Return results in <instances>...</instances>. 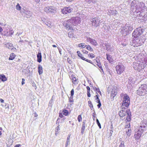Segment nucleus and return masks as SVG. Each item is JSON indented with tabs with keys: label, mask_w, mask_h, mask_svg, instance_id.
Segmentation results:
<instances>
[{
	"label": "nucleus",
	"mask_w": 147,
	"mask_h": 147,
	"mask_svg": "<svg viewBox=\"0 0 147 147\" xmlns=\"http://www.w3.org/2000/svg\"><path fill=\"white\" fill-rule=\"evenodd\" d=\"M80 19L79 17H73L64 23L63 25L68 29H73V25L75 26L80 23Z\"/></svg>",
	"instance_id": "nucleus-1"
},
{
	"label": "nucleus",
	"mask_w": 147,
	"mask_h": 147,
	"mask_svg": "<svg viewBox=\"0 0 147 147\" xmlns=\"http://www.w3.org/2000/svg\"><path fill=\"white\" fill-rule=\"evenodd\" d=\"M121 96H123V98L122 105L124 107L122 108L124 109L125 108H127L128 107L130 103V98L126 94H121Z\"/></svg>",
	"instance_id": "nucleus-2"
},
{
	"label": "nucleus",
	"mask_w": 147,
	"mask_h": 147,
	"mask_svg": "<svg viewBox=\"0 0 147 147\" xmlns=\"http://www.w3.org/2000/svg\"><path fill=\"white\" fill-rule=\"evenodd\" d=\"M91 22L92 26L95 27L99 26L100 24L101 25L104 24L103 26V28H105V26H106V25L104 24V22L103 21H101L100 19L98 18H96L92 19Z\"/></svg>",
	"instance_id": "nucleus-3"
},
{
	"label": "nucleus",
	"mask_w": 147,
	"mask_h": 147,
	"mask_svg": "<svg viewBox=\"0 0 147 147\" xmlns=\"http://www.w3.org/2000/svg\"><path fill=\"white\" fill-rule=\"evenodd\" d=\"M144 30L141 27L138 28L135 30L132 33V36L134 38H138L143 33Z\"/></svg>",
	"instance_id": "nucleus-4"
},
{
	"label": "nucleus",
	"mask_w": 147,
	"mask_h": 147,
	"mask_svg": "<svg viewBox=\"0 0 147 147\" xmlns=\"http://www.w3.org/2000/svg\"><path fill=\"white\" fill-rule=\"evenodd\" d=\"M115 68L117 74L119 75L123 73L125 69L124 66L120 63H119L118 65L116 66Z\"/></svg>",
	"instance_id": "nucleus-5"
},
{
	"label": "nucleus",
	"mask_w": 147,
	"mask_h": 147,
	"mask_svg": "<svg viewBox=\"0 0 147 147\" xmlns=\"http://www.w3.org/2000/svg\"><path fill=\"white\" fill-rule=\"evenodd\" d=\"M44 11L47 13L50 14L55 13L56 12V9L53 6H49L44 8Z\"/></svg>",
	"instance_id": "nucleus-6"
},
{
	"label": "nucleus",
	"mask_w": 147,
	"mask_h": 147,
	"mask_svg": "<svg viewBox=\"0 0 147 147\" xmlns=\"http://www.w3.org/2000/svg\"><path fill=\"white\" fill-rule=\"evenodd\" d=\"M139 131L142 132H144L146 129L147 126V121L146 120H143L140 123Z\"/></svg>",
	"instance_id": "nucleus-7"
},
{
	"label": "nucleus",
	"mask_w": 147,
	"mask_h": 147,
	"mask_svg": "<svg viewBox=\"0 0 147 147\" xmlns=\"http://www.w3.org/2000/svg\"><path fill=\"white\" fill-rule=\"evenodd\" d=\"M147 92L143 86H141L137 90V94L140 96H143Z\"/></svg>",
	"instance_id": "nucleus-8"
},
{
	"label": "nucleus",
	"mask_w": 147,
	"mask_h": 147,
	"mask_svg": "<svg viewBox=\"0 0 147 147\" xmlns=\"http://www.w3.org/2000/svg\"><path fill=\"white\" fill-rule=\"evenodd\" d=\"M73 10V9L70 7H65L61 10L62 13L63 14H66L67 13H71Z\"/></svg>",
	"instance_id": "nucleus-9"
},
{
	"label": "nucleus",
	"mask_w": 147,
	"mask_h": 147,
	"mask_svg": "<svg viewBox=\"0 0 147 147\" xmlns=\"http://www.w3.org/2000/svg\"><path fill=\"white\" fill-rule=\"evenodd\" d=\"M133 66L135 70H137L138 71H140L142 69L141 64L138 63L134 62Z\"/></svg>",
	"instance_id": "nucleus-10"
},
{
	"label": "nucleus",
	"mask_w": 147,
	"mask_h": 147,
	"mask_svg": "<svg viewBox=\"0 0 147 147\" xmlns=\"http://www.w3.org/2000/svg\"><path fill=\"white\" fill-rule=\"evenodd\" d=\"M87 42H89L91 44L94 46H96L98 45V44L95 40L92 39L90 38H87Z\"/></svg>",
	"instance_id": "nucleus-11"
},
{
	"label": "nucleus",
	"mask_w": 147,
	"mask_h": 147,
	"mask_svg": "<svg viewBox=\"0 0 147 147\" xmlns=\"http://www.w3.org/2000/svg\"><path fill=\"white\" fill-rule=\"evenodd\" d=\"M105 46L106 47V49L108 51H112L113 50V46L110 45L108 43H106L105 44Z\"/></svg>",
	"instance_id": "nucleus-12"
},
{
	"label": "nucleus",
	"mask_w": 147,
	"mask_h": 147,
	"mask_svg": "<svg viewBox=\"0 0 147 147\" xmlns=\"http://www.w3.org/2000/svg\"><path fill=\"white\" fill-rule=\"evenodd\" d=\"M24 17H26L27 18H30L32 16V13L30 11H25L24 12Z\"/></svg>",
	"instance_id": "nucleus-13"
},
{
	"label": "nucleus",
	"mask_w": 147,
	"mask_h": 147,
	"mask_svg": "<svg viewBox=\"0 0 147 147\" xmlns=\"http://www.w3.org/2000/svg\"><path fill=\"white\" fill-rule=\"evenodd\" d=\"M126 113L127 114V116L126 120L127 121H130L131 116L130 110L129 109H127L126 110Z\"/></svg>",
	"instance_id": "nucleus-14"
},
{
	"label": "nucleus",
	"mask_w": 147,
	"mask_h": 147,
	"mask_svg": "<svg viewBox=\"0 0 147 147\" xmlns=\"http://www.w3.org/2000/svg\"><path fill=\"white\" fill-rule=\"evenodd\" d=\"M132 29V27L130 25H125L124 28V30L125 32H129Z\"/></svg>",
	"instance_id": "nucleus-15"
},
{
	"label": "nucleus",
	"mask_w": 147,
	"mask_h": 147,
	"mask_svg": "<svg viewBox=\"0 0 147 147\" xmlns=\"http://www.w3.org/2000/svg\"><path fill=\"white\" fill-rule=\"evenodd\" d=\"M117 94V91L116 89L114 88H113L111 92V96L114 98L115 97Z\"/></svg>",
	"instance_id": "nucleus-16"
},
{
	"label": "nucleus",
	"mask_w": 147,
	"mask_h": 147,
	"mask_svg": "<svg viewBox=\"0 0 147 147\" xmlns=\"http://www.w3.org/2000/svg\"><path fill=\"white\" fill-rule=\"evenodd\" d=\"M6 47L8 49H11V50L16 49L13 46V45L10 43H7L5 44Z\"/></svg>",
	"instance_id": "nucleus-17"
},
{
	"label": "nucleus",
	"mask_w": 147,
	"mask_h": 147,
	"mask_svg": "<svg viewBox=\"0 0 147 147\" xmlns=\"http://www.w3.org/2000/svg\"><path fill=\"white\" fill-rule=\"evenodd\" d=\"M126 113H127L126 111H125L122 110H121L119 112V114L120 116L121 117H123L125 115Z\"/></svg>",
	"instance_id": "nucleus-18"
},
{
	"label": "nucleus",
	"mask_w": 147,
	"mask_h": 147,
	"mask_svg": "<svg viewBox=\"0 0 147 147\" xmlns=\"http://www.w3.org/2000/svg\"><path fill=\"white\" fill-rule=\"evenodd\" d=\"M143 132H142L141 131H139V129L137 134H135V135L136 138V139H139L140 138Z\"/></svg>",
	"instance_id": "nucleus-19"
},
{
	"label": "nucleus",
	"mask_w": 147,
	"mask_h": 147,
	"mask_svg": "<svg viewBox=\"0 0 147 147\" xmlns=\"http://www.w3.org/2000/svg\"><path fill=\"white\" fill-rule=\"evenodd\" d=\"M38 72L39 75H40L43 73L42 67L40 65H38Z\"/></svg>",
	"instance_id": "nucleus-20"
},
{
	"label": "nucleus",
	"mask_w": 147,
	"mask_h": 147,
	"mask_svg": "<svg viewBox=\"0 0 147 147\" xmlns=\"http://www.w3.org/2000/svg\"><path fill=\"white\" fill-rule=\"evenodd\" d=\"M37 61L40 63L42 61L41 53L40 52H38L37 54Z\"/></svg>",
	"instance_id": "nucleus-21"
},
{
	"label": "nucleus",
	"mask_w": 147,
	"mask_h": 147,
	"mask_svg": "<svg viewBox=\"0 0 147 147\" xmlns=\"http://www.w3.org/2000/svg\"><path fill=\"white\" fill-rule=\"evenodd\" d=\"M86 124H85V121H83L82 123V127L81 128V133L82 134H83L84 129L85 128Z\"/></svg>",
	"instance_id": "nucleus-22"
},
{
	"label": "nucleus",
	"mask_w": 147,
	"mask_h": 147,
	"mask_svg": "<svg viewBox=\"0 0 147 147\" xmlns=\"http://www.w3.org/2000/svg\"><path fill=\"white\" fill-rule=\"evenodd\" d=\"M0 79L3 82L7 80V78L4 74H1L0 75Z\"/></svg>",
	"instance_id": "nucleus-23"
},
{
	"label": "nucleus",
	"mask_w": 147,
	"mask_h": 147,
	"mask_svg": "<svg viewBox=\"0 0 147 147\" xmlns=\"http://www.w3.org/2000/svg\"><path fill=\"white\" fill-rule=\"evenodd\" d=\"M106 56H107V60H108L109 62L110 63H112V62H113V59L111 58V55L108 54H106Z\"/></svg>",
	"instance_id": "nucleus-24"
},
{
	"label": "nucleus",
	"mask_w": 147,
	"mask_h": 147,
	"mask_svg": "<svg viewBox=\"0 0 147 147\" xmlns=\"http://www.w3.org/2000/svg\"><path fill=\"white\" fill-rule=\"evenodd\" d=\"M70 135H69L67 139L65 147H67L68 145L70 144Z\"/></svg>",
	"instance_id": "nucleus-25"
},
{
	"label": "nucleus",
	"mask_w": 147,
	"mask_h": 147,
	"mask_svg": "<svg viewBox=\"0 0 147 147\" xmlns=\"http://www.w3.org/2000/svg\"><path fill=\"white\" fill-rule=\"evenodd\" d=\"M15 55L14 53H12L10 55V57L9 58V60H13L15 58Z\"/></svg>",
	"instance_id": "nucleus-26"
},
{
	"label": "nucleus",
	"mask_w": 147,
	"mask_h": 147,
	"mask_svg": "<svg viewBox=\"0 0 147 147\" xmlns=\"http://www.w3.org/2000/svg\"><path fill=\"white\" fill-rule=\"evenodd\" d=\"M131 128L128 129L126 131L127 135L128 136H129L131 135Z\"/></svg>",
	"instance_id": "nucleus-27"
},
{
	"label": "nucleus",
	"mask_w": 147,
	"mask_h": 147,
	"mask_svg": "<svg viewBox=\"0 0 147 147\" xmlns=\"http://www.w3.org/2000/svg\"><path fill=\"white\" fill-rule=\"evenodd\" d=\"M125 128H128V129L131 128L130 123L126 122V124L125 126Z\"/></svg>",
	"instance_id": "nucleus-28"
},
{
	"label": "nucleus",
	"mask_w": 147,
	"mask_h": 147,
	"mask_svg": "<svg viewBox=\"0 0 147 147\" xmlns=\"http://www.w3.org/2000/svg\"><path fill=\"white\" fill-rule=\"evenodd\" d=\"M7 33H9V34H6V35L7 36H11L13 33V31L12 30H9L7 31Z\"/></svg>",
	"instance_id": "nucleus-29"
},
{
	"label": "nucleus",
	"mask_w": 147,
	"mask_h": 147,
	"mask_svg": "<svg viewBox=\"0 0 147 147\" xmlns=\"http://www.w3.org/2000/svg\"><path fill=\"white\" fill-rule=\"evenodd\" d=\"M86 49L89 51H93V49L89 45H86Z\"/></svg>",
	"instance_id": "nucleus-30"
},
{
	"label": "nucleus",
	"mask_w": 147,
	"mask_h": 147,
	"mask_svg": "<svg viewBox=\"0 0 147 147\" xmlns=\"http://www.w3.org/2000/svg\"><path fill=\"white\" fill-rule=\"evenodd\" d=\"M87 1L89 3L92 2L94 3L97 2V0H87Z\"/></svg>",
	"instance_id": "nucleus-31"
},
{
	"label": "nucleus",
	"mask_w": 147,
	"mask_h": 147,
	"mask_svg": "<svg viewBox=\"0 0 147 147\" xmlns=\"http://www.w3.org/2000/svg\"><path fill=\"white\" fill-rule=\"evenodd\" d=\"M88 103L89 104V107H90V108L91 109V110L92 109H93V106L92 103V102L90 101H88Z\"/></svg>",
	"instance_id": "nucleus-32"
},
{
	"label": "nucleus",
	"mask_w": 147,
	"mask_h": 147,
	"mask_svg": "<svg viewBox=\"0 0 147 147\" xmlns=\"http://www.w3.org/2000/svg\"><path fill=\"white\" fill-rule=\"evenodd\" d=\"M94 89L96 91L98 92L100 95H101V92L99 88H97L95 87L94 88Z\"/></svg>",
	"instance_id": "nucleus-33"
},
{
	"label": "nucleus",
	"mask_w": 147,
	"mask_h": 147,
	"mask_svg": "<svg viewBox=\"0 0 147 147\" xmlns=\"http://www.w3.org/2000/svg\"><path fill=\"white\" fill-rule=\"evenodd\" d=\"M63 114L65 116L67 115L68 113V111L67 110L65 109L63 111Z\"/></svg>",
	"instance_id": "nucleus-34"
},
{
	"label": "nucleus",
	"mask_w": 147,
	"mask_h": 147,
	"mask_svg": "<svg viewBox=\"0 0 147 147\" xmlns=\"http://www.w3.org/2000/svg\"><path fill=\"white\" fill-rule=\"evenodd\" d=\"M16 8L18 10H20L21 9V7L18 3L16 6Z\"/></svg>",
	"instance_id": "nucleus-35"
},
{
	"label": "nucleus",
	"mask_w": 147,
	"mask_h": 147,
	"mask_svg": "<svg viewBox=\"0 0 147 147\" xmlns=\"http://www.w3.org/2000/svg\"><path fill=\"white\" fill-rule=\"evenodd\" d=\"M73 96H71L69 98V101L70 102H73L74 100L73 99Z\"/></svg>",
	"instance_id": "nucleus-36"
},
{
	"label": "nucleus",
	"mask_w": 147,
	"mask_h": 147,
	"mask_svg": "<svg viewBox=\"0 0 147 147\" xmlns=\"http://www.w3.org/2000/svg\"><path fill=\"white\" fill-rule=\"evenodd\" d=\"M96 123H97V124L98 126V127H99V128H100V129H101V125L99 122V121L98 120V119H96Z\"/></svg>",
	"instance_id": "nucleus-37"
},
{
	"label": "nucleus",
	"mask_w": 147,
	"mask_h": 147,
	"mask_svg": "<svg viewBox=\"0 0 147 147\" xmlns=\"http://www.w3.org/2000/svg\"><path fill=\"white\" fill-rule=\"evenodd\" d=\"M124 142L123 141H122L119 145V147H125Z\"/></svg>",
	"instance_id": "nucleus-38"
},
{
	"label": "nucleus",
	"mask_w": 147,
	"mask_h": 147,
	"mask_svg": "<svg viewBox=\"0 0 147 147\" xmlns=\"http://www.w3.org/2000/svg\"><path fill=\"white\" fill-rule=\"evenodd\" d=\"M83 43H81L80 44L79 47H81V48H85L86 46L84 45Z\"/></svg>",
	"instance_id": "nucleus-39"
},
{
	"label": "nucleus",
	"mask_w": 147,
	"mask_h": 147,
	"mask_svg": "<svg viewBox=\"0 0 147 147\" xmlns=\"http://www.w3.org/2000/svg\"><path fill=\"white\" fill-rule=\"evenodd\" d=\"M78 119L79 122H80L82 121V118L81 117V115H79L78 116Z\"/></svg>",
	"instance_id": "nucleus-40"
},
{
	"label": "nucleus",
	"mask_w": 147,
	"mask_h": 147,
	"mask_svg": "<svg viewBox=\"0 0 147 147\" xmlns=\"http://www.w3.org/2000/svg\"><path fill=\"white\" fill-rule=\"evenodd\" d=\"M45 24L47 25V26H48V27H50L51 28V24L50 23H49V22H45Z\"/></svg>",
	"instance_id": "nucleus-41"
},
{
	"label": "nucleus",
	"mask_w": 147,
	"mask_h": 147,
	"mask_svg": "<svg viewBox=\"0 0 147 147\" xmlns=\"http://www.w3.org/2000/svg\"><path fill=\"white\" fill-rule=\"evenodd\" d=\"M68 36L69 38H72L73 36V34L71 32H69L68 33Z\"/></svg>",
	"instance_id": "nucleus-42"
},
{
	"label": "nucleus",
	"mask_w": 147,
	"mask_h": 147,
	"mask_svg": "<svg viewBox=\"0 0 147 147\" xmlns=\"http://www.w3.org/2000/svg\"><path fill=\"white\" fill-rule=\"evenodd\" d=\"M76 78L75 77H73V78L72 79V82L75 84L76 83Z\"/></svg>",
	"instance_id": "nucleus-43"
},
{
	"label": "nucleus",
	"mask_w": 147,
	"mask_h": 147,
	"mask_svg": "<svg viewBox=\"0 0 147 147\" xmlns=\"http://www.w3.org/2000/svg\"><path fill=\"white\" fill-rule=\"evenodd\" d=\"M96 94H97V95H96V96H94V97H95V100H98L99 99V97H98V94L97 92H96Z\"/></svg>",
	"instance_id": "nucleus-44"
},
{
	"label": "nucleus",
	"mask_w": 147,
	"mask_h": 147,
	"mask_svg": "<svg viewBox=\"0 0 147 147\" xmlns=\"http://www.w3.org/2000/svg\"><path fill=\"white\" fill-rule=\"evenodd\" d=\"M41 21L44 23L45 24V22H47L46 21V19L43 18H41Z\"/></svg>",
	"instance_id": "nucleus-45"
},
{
	"label": "nucleus",
	"mask_w": 147,
	"mask_h": 147,
	"mask_svg": "<svg viewBox=\"0 0 147 147\" xmlns=\"http://www.w3.org/2000/svg\"><path fill=\"white\" fill-rule=\"evenodd\" d=\"M117 11H111V13H112V15H115L117 14Z\"/></svg>",
	"instance_id": "nucleus-46"
},
{
	"label": "nucleus",
	"mask_w": 147,
	"mask_h": 147,
	"mask_svg": "<svg viewBox=\"0 0 147 147\" xmlns=\"http://www.w3.org/2000/svg\"><path fill=\"white\" fill-rule=\"evenodd\" d=\"M74 93V90L73 89L71 91V96H73Z\"/></svg>",
	"instance_id": "nucleus-47"
},
{
	"label": "nucleus",
	"mask_w": 147,
	"mask_h": 147,
	"mask_svg": "<svg viewBox=\"0 0 147 147\" xmlns=\"http://www.w3.org/2000/svg\"><path fill=\"white\" fill-rule=\"evenodd\" d=\"M60 130L59 126H57L56 128L55 131L56 132H58V131Z\"/></svg>",
	"instance_id": "nucleus-48"
},
{
	"label": "nucleus",
	"mask_w": 147,
	"mask_h": 147,
	"mask_svg": "<svg viewBox=\"0 0 147 147\" xmlns=\"http://www.w3.org/2000/svg\"><path fill=\"white\" fill-rule=\"evenodd\" d=\"M98 66L99 67V68L101 69L102 70V71L103 72V70L102 68V67L101 66V64L100 63H99L98 65Z\"/></svg>",
	"instance_id": "nucleus-49"
},
{
	"label": "nucleus",
	"mask_w": 147,
	"mask_h": 147,
	"mask_svg": "<svg viewBox=\"0 0 147 147\" xmlns=\"http://www.w3.org/2000/svg\"><path fill=\"white\" fill-rule=\"evenodd\" d=\"M67 61H68V63L69 64H71L72 63L71 61L70 60V59L69 58H67Z\"/></svg>",
	"instance_id": "nucleus-50"
},
{
	"label": "nucleus",
	"mask_w": 147,
	"mask_h": 147,
	"mask_svg": "<svg viewBox=\"0 0 147 147\" xmlns=\"http://www.w3.org/2000/svg\"><path fill=\"white\" fill-rule=\"evenodd\" d=\"M82 52L84 53H85V54H87L88 53V51H86V50H84V49H83L82 50Z\"/></svg>",
	"instance_id": "nucleus-51"
},
{
	"label": "nucleus",
	"mask_w": 147,
	"mask_h": 147,
	"mask_svg": "<svg viewBox=\"0 0 147 147\" xmlns=\"http://www.w3.org/2000/svg\"><path fill=\"white\" fill-rule=\"evenodd\" d=\"M135 5V3L134 1H132L131 4V7H132V6H134V5Z\"/></svg>",
	"instance_id": "nucleus-52"
},
{
	"label": "nucleus",
	"mask_w": 147,
	"mask_h": 147,
	"mask_svg": "<svg viewBox=\"0 0 147 147\" xmlns=\"http://www.w3.org/2000/svg\"><path fill=\"white\" fill-rule=\"evenodd\" d=\"M22 85H23L24 84H25V82H24V81H25V80L24 78H22Z\"/></svg>",
	"instance_id": "nucleus-53"
},
{
	"label": "nucleus",
	"mask_w": 147,
	"mask_h": 147,
	"mask_svg": "<svg viewBox=\"0 0 147 147\" xmlns=\"http://www.w3.org/2000/svg\"><path fill=\"white\" fill-rule=\"evenodd\" d=\"M87 92V96L88 97H90L91 96V94L90 92V91Z\"/></svg>",
	"instance_id": "nucleus-54"
},
{
	"label": "nucleus",
	"mask_w": 147,
	"mask_h": 147,
	"mask_svg": "<svg viewBox=\"0 0 147 147\" xmlns=\"http://www.w3.org/2000/svg\"><path fill=\"white\" fill-rule=\"evenodd\" d=\"M97 105V106L98 108H99L101 105V102L99 103Z\"/></svg>",
	"instance_id": "nucleus-55"
},
{
	"label": "nucleus",
	"mask_w": 147,
	"mask_h": 147,
	"mask_svg": "<svg viewBox=\"0 0 147 147\" xmlns=\"http://www.w3.org/2000/svg\"><path fill=\"white\" fill-rule=\"evenodd\" d=\"M86 88L87 89V92L90 91V88L89 86H87L86 87Z\"/></svg>",
	"instance_id": "nucleus-56"
},
{
	"label": "nucleus",
	"mask_w": 147,
	"mask_h": 147,
	"mask_svg": "<svg viewBox=\"0 0 147 147\" xmlns=\"http://www.w3.org/2000/svg\"><path fill=\"white\" fill-rule=\"evenodd\" d=\"M90 57L91 58H93L94 57V55L93 54H91L90 55Z\"/></svg>",
	"instance_id": "nucleus-57"
},
{
	"label": "nucleus",
	"mask_w": 147,
	"mask_h": 147,
	"mask_svg": "<svg viewBox=\"0 0 147 147\" xmlns=\"http://www.w3.org/2000/svg\"><path fill=\"white\" fill-rule=\"evenodd\" d=\"M5 107V109H7V108L9 109V108L8 105V104H6Z\"/></svg>",
	"instance_id": "nucleus-58"
},
{
	"label": "nucleus",
	"mask_w": 147,
	"mask_h": 147,
	"mask_svg": "<svg viewBox=\"0 0 147 147\" xmlns=\"http://www.w3.org/2000/svg\"><path fill=\"white\" fill-rule=\"evenodd\" d=\"M85 61H86L87 62H89V63H92L91 62V61H90L88 59H86V60H85Z\"/></svg>",
	"instance_id": "nucleus-59"
},
{
	"label": "nucleus",
	"mask_w": 147,
	"mask_h": 147,
	"mask_svg": "<svg viewBox=\"0 0 147 147\" xmlns=\"http://www.w3.org/2000/svg\"><path fill=\"white\" fill-rule=\"evenodd\" d=\"M20 146V145L19 144H17L15 145L14 147H19Z\"/></svg>",
	"instance_id": "nucleus-60"
},
{
	"label": "nucleus",
	"mask_w": 147,
	"mask_h": 147,
	"mask_svg": "<svg viewBox=\"0 0 147 147\" xmlns=\"http://www.w3.org/2000/svg\"><path fill=\"white\" fill-rule=\"evenodd\" d=\"M0 101L1 102V103H3L4 102V100H3V99H0Z\"/></svg>",
	"instance_id": "nucleus-61"
},
{
	"label": "nucleus",
	"mask_w": 147,
	"mask_h": 147,
	"mask_svg": "<svg viewBox=\"0 0 147 147\" xmlns=\"http://www.w3.org/2000/svg\"><path fill=\"white\" fill-rule=\"evenodd\" d=\"M78 56L80 57L81 58L83 56L82 54L81 53L79 54V55H78Z\"/></svg>",
	"instance_id": "nucleus-62"
},
{
	"label": "nucleus",
	"mask_w": 147,
	"mask_h": 147,
	"mask_svg": "<svg viewBox=\"0 0 147 147\" xmlns=\"http://www.w3.org/2000/svg\"><path fill=\"white\" fill-rule=\"evenodd\" d=\"M83 60H84V61H85L86 60V58H85L84 57H82L81 58Z\"/></svg>",
	"instance_id": "nucleus-63"
},
{
	"label": "nucleus",
	"mask_w": 147,
	"mask_h": 147,
	"mask_svg": "<svg viewBox=\"0 0 147 147\" xmlns=\"http://www.w3.org/2000/svg\"><path fill=\"white\" fill-rule=\"evenodd\" d=\"M96 101L98 103H99L100 102V100L99 99L98 100H96Z\"/></svg>",
	"instance_id": "nucleus-64"
}]
</instances>
